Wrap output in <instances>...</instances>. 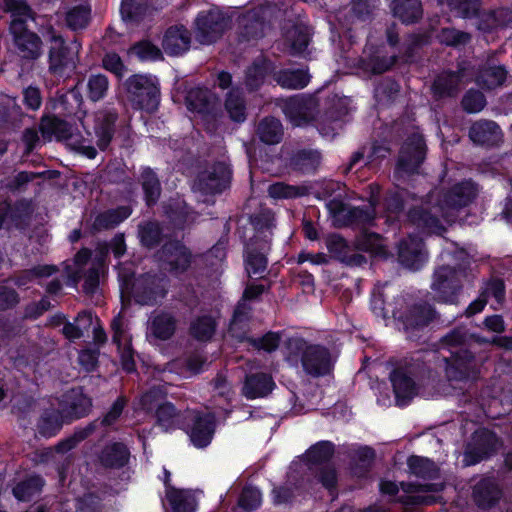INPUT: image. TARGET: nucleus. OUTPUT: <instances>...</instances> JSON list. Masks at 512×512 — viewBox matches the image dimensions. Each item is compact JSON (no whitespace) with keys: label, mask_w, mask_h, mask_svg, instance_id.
I'll return each mask as SVG.
<instances>
[{"label":"nucleus","mask_w":512,"mask_h":512,"mask_svg":"<svg viewBox=\"0 0 512 512\" xmlns=\"http://www.w3.org/2000/svg\"><path fill=\"white\" fill-rule=\"evenodd\" d=\"M189 421L184 422V431L197 449L208 447L216 433L217 418L214 412H204L202 410H193L189 413Z\"/></svg>","instance_id":"obj_7"},{"label":"nucleus","mask_w":512,"mask_h":512,"mask_svg":"<svg viewBox=\"0 0 512 512\" xmlns=\"http://www.w3.org/2000/svg\"><path fill=\"white\" fill-rule=\"evenodd\" d=\"M57 271L58 268L55 265H36L29 269L22 270L15 277L14 283L18 287H24L33 282L35 279L50 277Z\"/></svg>","instance_id":"obj_60"},{"label":"nucleus","mask_w":512,"mask_h":512,"mask_svg":"<svg viewBox=\"0 0 512 512\" xmlns=\"http://www.w3.org/2000/svg\"><path fill=\"white\" fill-rule=\"evenodd\" d=\"M427 145L424 137L412 134L402 145L395 166V172L403 175H414L426 159Z\"/></svg>","instance_id":"obj_9"},{"label":"nucleus","mask_w":512,"mask_h":512,"mask_svg":"<svg viewBox=\"0 0 512 512\" xmlns=\"http://www.w3.org/2000/svg\"><path fill=\"white\" fill-rule=\"evenodd\" d=\"M434 306L427 302H416L408 306L399 317L407 333L420 332L437 318Z\"/></svg>","instance_id":"obj_18"},{"label":"nucleus","mask_w":512,"mask_h":512,"mask_svg":"<svg viewBox=\"0 0 512 512\" xmlns=\"http://www.w3.org/2000/svg\"><path fill=\"white\" fill-rule=\"evenodd\" d=\"M191 44V34L183 25L170 26L163 36L162 47L167 55L179 56L187 52Z\"/></svg>","instance_id":"obj_30"},{"label":"nucleus","mask_w":512,"mask_h":512,"mask_svg":"<svg viewBox=\"0 0 512 512\" xmlns=\"http://www.w3.org/2000/svg\"><path fill=\"white\" fill-rule=\"evenodd\" d=\"M436 38L441 45L462 50L472 41V34L455 27H442Z\"/></svg>","instance_id":"obj_54"},{"label":"nucleus","mask_w":512,"mask_h":512,"mask_svg":"<svg viewBox=\"0 0 512 512\" xmlns=\"http://www.w3.org/2000/svg\"><path fill=\"white\" fill-rule=\"evenodd\" d=\"M127 99L135 110L154 113L160 104V85L155 76L133 74L124 82Z\"/></svg>","instance_id":"obj_2"},{"label":"nucleus","mask_w":512,"mask_h":512,"mask_svg":"<svg viewBox=\"0 0 512 512\" xmlns=\"http://www.w3.org/2000/svg\"><path fill=\"white\" fill-rule=\"evenodd\" d=\"M9 34L17 55L26 61L38 60L43 54L41 37L28 28L25 21L15 19L9 23Z\"/></svg>","instance_id":"obj_6"},{"label":"nucleus","mask_w":512,"mask_h":512,"mask_svg":"<svg viewBox=\"0 0 512 512\" xmlns=\"http://www.w3.org/2000/svg\"><path fill=\"white\" fill-rule=\"evenodd\" d=\"M399 263L411 270H420L428 260L424 240L418 235L409 234L400 240L397 249Z\"/></svg>","instance_id":"obj_16"},{"label":"nucleus","mask_w":512,"mask_h":512,"mask_svg":"<svg viewBox=\"0 0 512 512\" xmlns=\"http://www.w3.org/2000/svg\"><path fill=\"white\" fill-rule=\"evenodd\" d=\"M447 5L457 17L473 19L479 16L481 0H447Z\"/></svg>","instance_id":"obj_63"},{"label":"nucleus","mask_w":512,"mask_h":512,"mask_svg":"<svg viewBox=\"0 0 512 512\" xmlns=\"http://www.w3.org/2000/svg\"><path fill=\"white\" fill-rule=\"evenodd\" d=\"M274 79L282 88L298 90L309 84L311 75L308 69H281L275 73Z\"/></svg>","instance_id":"obj_50"},{"label":"nucleus","mask_w":512,"mask_h":512,"mask_svg":"<svg viewBox=\"0 0 512 512\" xmlns=\"http://www.w3.org/2000/svg\"><path fill=\"white\" fill-rule=\"evenodd\" d=\"M502 136L499 125L492 120L477 121L469 130V137L473 143L485 147L498 146Z\"/></svg>","instance_id":"obj_33"},{"label":"nucleus","mask_w":512,"mask_h":512,"mask_svg":"<svg viewBox=\"0 0 512 512\" xmlns=\"http://www.w3.org/2000/svg\"><path fill=\"white\" fill-rule=\"evenodd\" d=\"M148 9V0H122L120 13L124 22L138 24L144 20Z\"/></svg>","instance_id":"obj_57"},{"label":"nucleus","mask_w":512,"mask_h":512,"mask_svg":"<svg viewBox=\"0 0 512 512\" xmlns=\"http://www.w3.org/2000/svg\"><path fill=\"white\" fill-rule=\"evenodd\" d=\"M177 329V319L169 312L161 311L150 322V334L161 341L171 339Z\"/></svg>","instance_id":"obj_48"},{"label":"nucleus","mask_w":512,"mask_h":512,"mask_svg":"<svg viewBox=\"0 0 512 512\" xmlns=\"http://www.w3.org/2000/svg\"><path fill=\"white\" fill-rule=\"evenodd\" d=\"M58 407L66 418V423L88 416L92 410V398L84 392L83 387H73L58 398Z\"/></svg>","instance_id":"obj_14"},{"label":"nucleus","mask_w":512,"mask_h":512,"mask_svg":"<svg viewBox=\"0 0 512 512\" xmlns=\"http://www.w3.org/2000/svg\"><path fill=\"white\" fill-rule=\"evenodd\" d=\"M407 466L411 474L424 480H433L437 478L439 473V469L433 460L418 455L409 456Z\"/></svg>","instance_id":"obj_55"},{"label":"nucleus","mask_w":512,"mask_h":512,"mask_svg":"<svg viewBox=\"0 0 512 512\" xmlns=\"http://www.w3.org/2000/svg\"><path fill=\"white\" fill-rule=\"evenodd\" d=\"M478 195V187L471 179L460 181L442 193L441 202L450 210L459 211L469 206Z\"/></svg>","instance_id":"obj_21"},{"label":"nucleus","mask_w":512,"mask_h":512,"mask_svg":"<svg viewBox=\"0 0 512 512\" xmlns=\"http://www.w3.org/2000/svg\"><path fill=\"white\" fill-rule=\"evenodd\" d=\"M165 498L172 512H195L196 500L194 496L184 489L170 488Z\"/></svg>","instance_id":"obj_53"},{"label":"nucleus","mask_w":512,"mask_h":512,"mask_svg":"<svg viewBox=\"0 0 512 512\" xmlns=\"http://www.w3.org/2000/svg\"><path fill=\"white\" fill-rule=\"evenodd\" d=\"M464 77V69L443 70L439 73L431 85L433 97L436 100L454 98L460 92V85Z\"/></svg>","instance_id":"obj_24"},{"label":"nucleus","mask_w":512,"mask_h":512,"mask_svg":"<svg viewBox=\"0 0 512 512\" xmlns=\"http://www.w3.org/2000/svg\"><path fill=\"white\" fill-rule=\"evenodd\" d=\"M217 326V321L212 315H198L190 321L188 334L197 342L207 343L214 337Z\"/></svg>","instance_id":"obj_45"},{"label":"nucleus","mask_w":512,"mask_h":512,"mask_svg":"<svg viewBox=\"0 0 512 512\" xmlns=\"http://www.w3.org/2000/svg\"><path fill=\"white\" fill-rule=\"evenodd\" d=\"M237 504L245 512L257 510L262 504V493L260 489L252 485L244 486L239 495Z\"/></svg>","instance_id":"obj_64"},{"label":"nucleus","mask_w":512,"mask_h":512,"mask_svg":"<svg viewBox=\"0 0 512 512\" xmlns=\"http://www.w3.org/2000/svg\"><path fill=\"white\" fill-rule=\"evenodd\" d=\"M91 20V8L86 5H76L65 13L66 26L71 31H80L87 28Z\"/></svg>","instance_id":"obj_58"},{"label":"nucleus","mask_w":512,"mask_h":512,"mask_svg":"<svg viewBox=\"0 0 512 512\" xmlns=\"http://www.w3.org/2000/svg\"><path fill=\"white\" fill-rule=\"evenodd\" d=\"M39 130L44 138L55 136L58 141H67L74 139L73 126L66 120L56 116L43 117Z\"/></svg>","instance_id":"obj_43"},{"label":"nucleus","mask_w":512,"mask_h":512,"mask_svg":"<svg viewBox=\"0 0 512 512\" xmlns=\"http://www.w3.org/2000/svg\"><path fill=\"white\" fill-rule=\"evenodd\" d=\"M250 222L254 229V235L248 241L260 243L267 240L271 245L273 229L276 226L274 213L269 209L263 210L253 214L250 217Z\"/></svg>","instance_id":"obj_44"},{"label":"nucleus","mask_w":512,"mask_h":512,"mask_svg":"<svg viewBox=\"0 0 512 512\" xmlns=\"http://www.w3.org/2000/svg\"><path fill=\"white\" fill-rule=\"evenodd\" d=\"M132 212L133 210L129 205H121L104 210L95 216L92 224L89 226V232L91 235H95L102 231L114 229L128 219Z\"/></svg>","instance_id":"obj_27"},{"label":"nucleus","mask_w":512,"mask_h":512,"mask_svg":"<svg viewBox=\"0 0 512 512\" xmlns=\"http://www.w3.org/2000/svg\"><path fill=\"white\" fill-rule=\"evenodd\" d=\"M250 310V307L239 302L233 311L228 326V332L230 336L238 343H244L246 339L250 336L248 334L249 323L251 319Z\"/></svg>","instance_id":"obj_40"},{"label":"nucleus","mask_w":512,"mask_h":512,"mask_svg":"<svg viewBox=\"0 0 512 512\" xmlns=\"http://www.w3.org/2000/svg\"><path fill=\"white\" fill-rule=\"evenodd\" d=\"M282 341L281 331H268L260 337L249 336L244 343L251 346L254 350L266 353L275 352Z\"/></svg>","instance_id":"obj_59"},{"label":"nucleus","mask_w":512,"mask_h":512,"mask_svg":"<svg viewBox=\"0 0 512 512\" xmlns=\"http://www.w3.org/2000/svg\"><path fill=\"white\" fill-rule=\"evenodd\" d=\"M379 201V191H377V194L372 191L369 199L370 207L349 206L340 226L358 227L372 225L376 218L375 207L378 205Z\"/></svg>","instance_id":"obj_31"},{"label":"nucleus","mask_w":512,"mask_h":512,"mask_svg":"<svg viewBox=\"0 0 512 512\" xmlns=\"http://www.w3.org/2000/svg\"><path fill=\"white\" fill-rule=\"evenodd\" d=\"M444 361L445 375L449 381L466 382L479 375L475 354L467 348L451 350L450 356L445 357Z\"/></svg>","instance_id":"obj_10"},{"label":"nucleus","mask_w":512,"mask_h":512,"mask_svg":"<svg viewBox=\"0 0 512 512\" xmlns=\"http://www.w3.org/2000/svg\"><path fill=\"white\" fill-rule=\"evenodd\" d=\"M118 114L113 111H106L95 119L94 132L97 138L96 145L100 151H106L116 132Z\"/></svg>","instance_id":"obj_36"},{"label":"nucleus","mask_w":512,"mask_h":512,"mask_svg":"<svg viewBox=\"0 0 512 512\" xmlns=\"http://www.w3.org/2000/svg\"><path fill=\"white\" fill-rule=\"evenodd\" d=\"M408 221L425 234L442 235L446 229L439 216L430 208L413 206L407 213Z\"/></svg>","instance_id":"obj_26"},{"label":"nucleus","mask_w":512,"mask_h":512,"mask_svg":"<svg viewBox=\"0 0 512 512\" xmlns=\"http://www.w3.org/2000/svg\"><path fill=\"white\" fill-rule=\"evenodd\" d=\"M158 257L161 267L177 278L187 273L195 260L192 250L177 238L167 239L158 251Z\"/></svg>","instance_id":"obj_5"},{"label":"nucleus","mask_w":512,"mask_h":512,"mask_svg":"<svg viewBox=\"0 0 512 512\" xmlns=\"http://www.w3.org/2000/svg\"><path fill=\"white\" fill-rule=\"evenodd\" d=\"M122 297L126 294L136 304L154 306L168 294L170 280L166 274L147 272L136 275L134 272L120 274Z\"/></svg>","instance_id":"obj_1"},{"label":"nucleus","mask_w":512,"mask_h":512,"mask_svg":"<svg viewBox=\"0 0 512 512\" xmlns=\"http://www.w3.org/2000/svg\"><path fill=\"white\" fill-rule=\"evenodd\" d=\"M276 388L272 375L268 372H251L245 375L242 394L248 400L265 398Z\"/></svg>","instance_id":"obj_25"},{"label":"nucleus","mask_w":512,"mask_h":512,"mask_svg":"<svg viewBox=\"0 0 512 512\" xmlns=\"http://www.w3.org/2000/svg\"><path fill=\"white\" fill-rule=\"evenodd\" d=\"M138 237L143 247L154 249L164 240L162 225L156 220H149L139 224Z\"/></svg>","instance_id":"obj_52"},{"label":"nucleus","mask_w":512,"mask_h":512,"mask_svg":"<svg viewBox=\"0 0 512 512\" xmlns=\"http://www.w3.org/2000/svg\"><path fill=\"white\" fill-rule=\"evenodd\" d=\"M129 53L135 55L140 61H157L163 59L160 48L147 39L132 44L129 48Z\"/></svg>","instance_id":"obj_62"},{"label":"nucleus","mask_w":512,"mask_h":512,"mask_svg":"<svg viewBox=\"0 0 512 512\" xmlns=\"http://www.w3.org/2000/svg\"><path fill=\"white\" fill-rule=\"evenodd\" d=\"M275 63L267 57H257L245 71V87L249 92L258 91L268 76L275 72Z\"/></svg>","instance_id":"obj_29"},{"label":"nucleus","mask_w":512,"mask_h":512,"mask_svg":"<svg viewBox=\"0 0 512 512\" xmlns=\"http://www.w3.org/2000/svg\"><path fill=\"white\" fill-rule=\"evenodd\" d=\"M109 80L104 74H91L88 77L86 84V96L87 98L96 103L103 100L108 93Z\"/></svg>","instance_id":"obj_61"},{"label":"nucleus","mask_w":512,"mask_h":512,"mask_svg":"<svg viewBox=\"0 0 512 512\" xmlns=\"http://www.w3.org/2000/svg\"><path fill=\"white\" fill-rule=\"evenodd\" d=\"M44 485V478L40 474L34 473L16 483L12 488V494L18 501L28 502L42 492Z\"/></svg>","instance_id":"obj_49"},{"label":"nucleus","mask_w":512,"mask_h":512,"mask_svg":"<svg viewBox=\"0 0 512 512\" xmlns=\"http://www.w3.org/2000/svg\"><path fill=\"white\" fill-rule=\"evenodd\" d=\"M224 107L232 121L243 123L246 120V102L241 91L230 90L225 97Z\"/></svg>","instance_id":"obj_56"},{"label":"nucleus","mask_w":512,"mask_h":512,"mask_svg":"<svg viewBox=\"0 0 512 512\" xmlns=\"http://www.w3.org/2000/svg\"><path fill=\"white\" fill-rule=\"evenodd\" d=\"M130 456V449L125 443L114 441L104 445L98 459L103 468L120 470L128 465Z\"/></svg>","instance_id":"obj_28"},{"label":"nucleus","mask_w":512,"mask_h":512,"mask_svg":"<svg viewBox=\"0 0 512 512\" xmlns=\"http://www.w3.org/2000/svg\"><path fill=\"white\" fill-rule=\"evenodd\" d=\"M236 34L239 43H246L262 38L264 35L263 18L253 11L240 15L237 19Z\"/></svg>","instance_id":"obj_32"},{"label":"nucleus","mask_w":512,"mask_h":512,"mask_svg":"<svg viewBox=\"0 0 512 512\" xmlns=\"http://www.w3.org/2000/svg\"><path fill=\"white\" fill-rule=\"evenodd\" d=\"M232 170L225 162H215L210 169L198 173L195 186L204 195L221 194L230 187Z\"/></svg>","instance_id":"obj_12"},{"label":"nucleus","mask_w":512,"mask_h":512,"mask_svg":"<svg viewBox=\"0 0 512 512\" xmlns=\"http://www.w3.org/2000/svg\"><path fill=\"white\" fill-rule=\"evenodd\" d=\"M321 154L317 150L301 148L292 151L288 158L289 168L301 174H313L320 165Z\"/></svg>","instance_id":"obj_37"},{"label":"nucleus","mask_w":512,"mask_h":512,"mask_svg":"<svg viewBox=\"0 0 512 512\" xmlns=\"http://www.w3.org/2000/svg\"><path fill=\"white\" fill-rule=\"evenodd\" d=\"M376 458L374 448L368 445L359 446L350 457V472L354 477L366 479Z\"/></svg>","instance_id":"obj_41"},{"label":"nucleus","mask_w":512,"mask_h":512,"mask_svg":"<svg viewBox=\"0 0 512 512\" xmlns=\"http://www.w3.org/2000/svg\"><path fill=\"white\" fill-rule=\"evenodd\" d=\"M398 56H388L384 53L383 47L367 44L363 50V55L359 58V67L373 75H381L390 71L397 63Z\"/></svg>","instance_id":"obj_20"},{"label":"nucleus","mask_w":512,"mask_h":512,"mask_svg":"<svg viewBox=\"0 0 512 512\" xmlns=\"http://www.w3.org/2000/svg\"><path fill=\"white\" fill-rule=\"evenodd\" d=\"M230 25V19L220 11H202L195 20L196 37L201 44H212L220 39Z\"/></svg>","instance_id":"obj_13"},{"label":"nucleus","mask_w":512,"mask_h":512,"mask_svg":"<svg viewBox=\"0 0 512 512\" xmlns=\"http://www.w3.org/2000/svg\"><path fill=\"white\" fill-rule=\"evenodd\" d=\"M156 425L165 432L182 430L187 416L176 406L170 402L165 401L157 405L155 409Z\"/></svg>","instance_id":"obj_34"},{"label":"nucleus","mask_w":512,"mask_h":512,"mask_svg":"<svg viewBox=\"0 0 512 512\" xmlns=\"http://www.w3.org/2000/svg\"><path fill=\"white\" fill-rule=\"evenodd\" d=\"M42 35L51 43L48 53L49 71L54 75L63 76L72 60L70 48L66 45L63 36L52 25H48Z\"/></svg>","instance_id":"obj_15"},{"label":"nucleus","mask_w":512,"mask_h":512,"mask_svg":"<svg viewBox=\"0 0 512 512\" xmlns=\"http://www.w3.org/2000/svg\"><path fill=\"white\" fill-rule=\"evenodd\" d=\"M257 135L261 142L275 145L283 138V126L279 119L273 116L264 117L257 126Z\"/></svg>","instance_id":"obj_51"},{"label":"nucleus","mask_w":512,"mask_h":512,"mask_svg":"<svg viewBox=\"0 0 512 512\" xmlns=\"http://www.w3.org/2000/svg\"><path fill=\"white\" fill-rule=\"evenodd\" d=\"M500 445L501 440L494 431L486 427L478 428L465 447L464 461L468 466L476 465L494 456Z\"/></svg>","instance_id":"obj_8"},{"label":"nucleus","mask_w":512,"mask_h":512,"mask_svg":"<svg viewBox=\"0 0 512 512\" xmlns=\"http://www.w3.org/2000/svg\"><path fill=\"white\" fill-rule=\"evenodd\" d=\"M467 274V268L458 266H440L433 273L431 289L434 300L438 303L456 304L463 288L462 277Z\"/></svg>","instance_id":"obj_4"},{"label":"nucleus","mask_w":512,"mask_h":512,"mask_svg":"<svg viewBox=\"0 0 512 512\" xmlns=\"http://www.w3.org/2000/svg\"><path fill=\"white\" fill-rule=\"evenodd\" d=\"M391 10L393 16L405 25L418 23L423 17L421 0H393Z\"/></svg>","instance_id":"obj_42"},{"label":"nucleus","mask_w":512,"mask_h":512,"mask_svg":"<svg viewBox=\"0 0 512 512\" xmlns=\"http://www.w3.org/2000/svg\"><path fill=\"white\" fill-rule=\"evenodd\" d=\"M164 213L169 225L175 231H184L190 228L198 217V213L186 203L179 202L165 206Z\"/></svg>","instance_id":"obj_35"},{"label":"nucleus","mask_w":512,"mask_h":512,"mask_svg":"<svg viewBox=\"0 0 512 512\" xmlns=\"http://www.w3.org/2000/svg\"><path fill=\"white\" fill-rule=\"evenodd\" d=\"M187 109L199 114L206 122V129H214L219 115V102L215 94L206 87H195L187 92L185 97Z\"/></svg>","instance_id":"obj_11"},{"label":"nucleus","mask_w":512,"mask_h":512,"mask_svg":"<svg viewBox=\"0 0 512 512\" xmlns=\"http://www.w3.org/2000/svg\"><path fill=\"white\" fill-rule=\"evenodd\" d=\"M335 454V444L329 440H321L311 445L304 454V461L310 470L314 466L331 463Z\"/></svg>","instance_id":"obj_46"},{"label":"nucleus","mask_w":512,"mask_h":512,"mask_svg":"<svg viewBox=\"0 0 512 512\" xmlns=\"http://www.w3.org/2000/svg\"><path fill=\"white\" fill-rule=\"evenodd\" d=\"M288 347L293 352L301 353V365L307 375L321 377L331 372L333 365L327 347L319 344H308L303 338L290 339Z\"/></svg>","instance_id":"obj_3"},{"label":"nucleus","mask_w":512,"mask_h":512,"mask_svg":"<svg viewBox=\"0 0 512 512\" xmlns=\"http://www.w3.org/2000/svg\"><path fill=\"white\" fill-rule=\"evenodd\" d=\"M66 423L61 410L55 407L43 409L37 421V431L44 438L55 437Z\"/></svg>","instance_id":"obj_39"},{"label":"nucleus","mask_w":512,"mask_h":512,"mask_svg":"<svg viewBox=\"0 0 512 512\" xmlns=\"http://www.w3.org/2000/svg\"><path fill=\"white\" fill-rule=\"evenodd\" d=\"M326 248L330 256L350 267H361L367 263V258L354 251L347 240L340 234L332 233L326 238Z\"/></svg>","instance_id":"obj_23"},{"label":"nucleus","mask_w":512,"mask_h":512,"mask_svg":"<svg viewBox=\"0 0 512 512\" xmlns=\"http://www.w3.org/2000/svg\"><path fill=\"white\" fill-rule=\"evenodd\" d=\"M400 83L390 76H385L374 83L373 97L378 105L389 107L398 97Z\"/></svg>","instance_id":"obj_47"},{"label":"nucleus","mask_w":512,"mask_h":512,"mask_svg":"<svg viewBox=\"0 0 512 512\" xmlns=\"http://www.w3.org/2000/svg\"><path fill=\"white\" fill-rule=\"evenodd\" d=\"M271 249L267 240L263 242L247 241L244 244L243 262L249 277L257 276L261 280H267L264 275L267 272V254Z\"/></svg>","instance_id":"obj_17"},{"label":"nucleus","mask_w":512,"mask_h":512,"mask_svg":"<svg viewBox=\"0 0 512 512\" xmlns=\"http://www.w3.org/2000/svg\"><path fill=\"white\" fill-rule=\"evenodd\" d=\"M502 497L503 489L494 476H483L472 487V499L481 510L494 508Z\"/></svg>","instance_id":"obj_19"},{"label":"nucleus","mask_w":512,"mask_h":512,"mask_svg":"<svg viewBox=\"0 0 512 512\" xmlns=\"http://www.w3.org/2000/svg\"><path fill=\"white\" fill-rule=\"evenodd\" d=\"M139 183L143 191V200L147 207L157 204L162 193L161 181L154 169L149 166L141 168Z\"/></svg>","instance_id":"obj_38"},{"label":"nucleus","mask_w":512,"mask_h":512,"mask_svg":"<svg viewBox=\"0 0 512 512\" xmlns=\"http://www.w3.org/2000/svg\"><path fill=\"white\" fill-rule=\"evenodd\" d=\"M390 381L399 407L409 405L418 394V386L406 367H396L390 373Z\"/></svg>","instance_id":"obj_22"}]
</instances>
